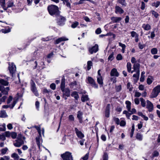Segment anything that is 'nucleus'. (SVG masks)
Wrapping results in <instances>:
<instances>
[{"label":"nucleus","instance_id":"obj_1","mask_svg":"<svg viewBox=\"0 0 160 160\" xmlns=\"http://www.w3.org/2000/svg\"><path fill=\"white\" fill-rule=\"evenodd\" d=\"M48 10L49 14L52 16L55 15L56 17L59 14L58 8L55 5H51L48 6Z\"/></svg>","mask_w":160,"mask_h":160},{"label":"nucleus","instance_id":"obj_2","mask_svg":"<svg viewBox=\"0 0 160 160\" xmlns=\"http://www.w3.org/2000/svg\"><path fill=\"white\" fill-rule=\"evenodd\" d=\"M160 92V85H158L155 87L152 90L150 95V97L152 98L157 97Z\"/></svg>","mask_w":160,"mask_h":160},{"label":"nucleus","instance_id":"obj_3","mask_svg":"<svg viewBox=\"0 0 160 160\" xmlns=\"http://www.w3.org/2000/svg\"><path fill=\"white\" fill-rule=\"evenodd\" d=\"M86 82L94 88H98V85L96 83L94 80L91 77L88 76L87 78Z\"/></svg>","mask_w":160,"mask_h":160},{"label":"nucleus","instance_id":"obj_4","mask_svg":"<svg viewBox=\"0 0 160 160\" xmlns=\"http://www.w3.org/2000/svg\"><path fill=\"white\" fill-rule=\"evenodd\" d=\"M22 136L21 134L18 136L17 139L16 140V142L13 143L15 146L17 147H20L23 144L24 142L22 139Z\"/></svg>","mask_w":160,"mask_h":160},{"label":"nucleus","instance_id":"obj_5","mask_svg":"<svg viewBox=\"0 0 160 160\" xmlns=\"http://www.w3.org/2000/svg\"><path fill=\"white\" fill-rule=\"evenodd\" d=\"M9 66L8 69L9 71L10 74L12 77L13 75L15 73L16 71V68L15 65L13 62H9Z\"/></svg>","mask_w":160,"mask_h":160},{"label":"nucleus","instance_id":"obj_6","mask_svg":"<svg viewBox=\"0 0 160 160\" xmlns=\"http://www.w3.org/2000/svg\"><path fill=\"white\" fill-rule=\"evenodd\" d=\"M61 156L63 160H73L71 153L68 152L61 154Z\"/></svg>","mask_w":160,"mask_h":160},{"label":"nucleus","instance_id":"obj_7","mask_svg":"<svg viewBox=\"0 0 160 160\" xmlns=\"http://www.w3.org/2000/svg\"><path fill=\"white\" fill-rule=\"evenodd\" d=\"M57 18V22L59 25L62 26L65 23L66 21V18L65 17L61 16L59 14L56 17Z\"/></svg>","mask_w":160,"mask_h":160},{"label":"nucleus","instance_id":"obj_8","mask_svg":"<svg viewBox=\"0 0 160 160\" xmlns=\"http://www.w3.org/2000/svg\"><path fill=\"white\" fill-rule=\"evenodd\" d=\"M31 90L35 95L38 97L39 96V94L38 92L37 88L36 87V85L33 81H32L31 82Z\"/></svg>","mask_w":160,"mask_h":160},{"label":"nucleus","instance_id":"obj_9","mask_svg":"<svg viewBox=\"0 0 160 160\" xmlns=\"http://www.w3.org/2000/svg\"><path fill=\"white\" fill-rule=\"evenodd\" d=\"M98 50V46L97 44L95 45L91 48H90L88 49L89 52L91 54H92L97 52Z\"/></svg>","mask_w":160,"mask_h":160},{"label":"nucleus","instance_id":"obj_10","mask_svg":"<svg viewBox=\"0 0 160 160\" xmlns=\"http://www.w3.org/2000/svg\"><path fill=\"white\" fill-rule=\"evenodd\" d=\"M147 108L148 109L149 112H151L153 109V106L152 103L149 100H147Z\"/></svg>","mask_w":160,"mask_h":160},{"label":"nucleus","instance_id":"obj_11","mask_svg":"<svg viewBox=\"0 0 160 160\" xmlns=\"http://www.w3.org/2000/svg\"><path fill=\"white\" fill-rule=\"evenodd\" d=\"M74 130L78 138L82 139L84 137V134L81 131H79L77 128H75Z\"/></svg>","mask_w":160,"mask_h":160},{"label":"nucleus","instance_id":"obj_12","mask_svg":"<svg viewBox=\"0 0 160 160\" xmlns=\"http://www.w3.org/2000/svg\"><path fill=\"white\" fill-rule=\"evenodd\" d=\"M110 75L111 76H115L118 77L119 75V73L117 70L115 68H113L110 72Z\"/></svg>","mask_w":160,"mask_h":160},{"label":"nucleus","instance_id":"obj_13","mask_svg":"<svg viewBox=\"0 0 160 160\" xmlns=\"http://www.w3.org/2000/svg\"><path fill=\"white\" fill-rule=\"evenodd\" d=\"M83 112L81 111H79L78 112L77 117L78 118L79 122L80 123H81L83 122L82 120V115Z\"/></svg>","mask_w":160,"mask_h":160},{"label":"nucleus","instance_id":"obj_14","mask_svg":"<svg viewBox=\"0 0 160 160\" xmlns=\"http://www.w3.org/2000/svg\"><path fill=\"white\" fill-rule=\"evenodd\" d=\"M124 10L119 6H116L115 8V12L117 13L120 14H122L124 12Z\"/></svg>","mask_w":160,"mask_h":160},{"label":"nucleus","instance_id":"obj_15","mask_svg":"<svg viewBox=\"0 0 160 160\" xmlns=\"http://www.w3.org/2000/svg\"><path fill=\"white\" fill-rule=\"evenodd\" d=\"M63 92L64 96H66L68 97L70 95V90L69 89L66 88L64 89L63 90H62Z\"/></svg>","mask_w":160,"mask_h":160},{"label":"nucleus","instance_id":"obj_16","mask_svg":"<svg viewBox=\"0 0 160 160\" xmlns=\"http://www.w3.org/2000/svg\"><path fill=\"white\" fill-rule=\"evenodd\" d=\"M9 90V88L8 87L4 88L3 87H1L0 88V91L3 94H7L8 93V92Z\"/></svg>","mask_w":160,"mask_h":160},{"label":"nucleus","instance_id":"obj_17","mask_svg":"<svg viewBox=\"0 0 160 160\" xmlns=\"http://www.w3.org/2000/svg\"><path fill=\"white\" fill-rule=\"evenodd\" d=\"M68 39L65 37H62L57 39L55 42V44H58L62 41H67Z\"/></svg>","mask_w":160,"mask_h":160},{"label":"nucleus","instance_id":"obj_18","mask_svg":"<svg viewBox=\"0 0 160 160\" xmlns=\"http://www.w3.org/2000/svg\"><path fill=\"white\" fill-rule=\"evenodd\" d=\"M17 103V101L14 100L13 101V103L12 105H4L2 106V108H13Z\"/></svg>","mask_w":160,"mask_h":160},{"label":"nucleus","instance_id":"obj_19","mask_svg":"<svg viewBox=\"0 0 160 160\" xmlns=\"http://www.w3.org/2000/svg\"><path fill=\"white\" fill-rule=\"evenodd\" d=\"M133 69L135 72H140V64L138 63H134L133 66Z\"/></svg>","mask_w":160,"mask_h":160},{"label":"nucleus","instance_id":"obj_20","mask_svg":"<svg viewBox=\"0 0 160 160\" xmlns=\"http://www.w3.org/2000/svg\"><path fill=\"white\" fill-rule=\"evenodd\" d=\"M78 83L76 81H74L71 83L70 84V87L72 88L76 89L77 88Z\"/></svg>","mask_w":160,"mask_h":160},{"label":"nucleus","instance_id":"obj_21","mask_svg":"<svg viewBox=\"0 0 160 160\" xmlns=\"http://www.w3.org/2000/svg\"><path fill=\"white\" fill-rule=\"evenodd\" d=\"M136 73L134 74L133 75V77L135 78L134 79V81L136 82L139 79V75H140V72H136Z\"/></svg>","mask_w":160,"mask_h":160},{"label":"nucleus","instance_id":"obj_22","mask_svg":"<svg viewBox=\"0 0 160 160\" xmlns=\"http://www.w3.org/2000/svg\"><path fill=\"white\" fill-rule=\"evenodd\" d=\"M97 81L100 84V86H102L103 84V79L101 76H97Z\"/></svg>","mask_w":160,"mask_h":160},{"label":"nucleus","instance_id":"obj_23","mask_svg":"<svg viewBox=\"0 0 160 160\" xmlns=\"http://www.w3.org/2000/svg\"><path fill=\"white\" fill-rule=\"evenodd\" d=\"M65 79L64 77H63L61 80V90H63V89L65 88Z\"/></svg>","mask_w":160,"mask_h":160},{"label":"nucleus","instance_id":"obj_24","mask_svg":"<svg viewBox=\"0 0 160 160\" xmlns=\"http://www.w3.org/2000/svg\"><path fill=\"white\" fill-rule=\"evenodd\" d=\"M71 96L74 97L76 100H78L79 98L78 92L76 91L72 92L71 94Z\"/></svg>","mask_w":160,"mask_h":160},{"label":"nucleus","instance_id":"obj_25","mask_svg":"<svg viewBox=\"0 0 160 160\" xmlns=\"http://www.w3.org/2000/svg\"><path fill=\"white\" fill-rule=\"evenodd\" d=\"M142 27L145 30L148 31L151 29V27L149 24H142Z\"/></svg>","mask_w":160,"mask_h":160},{"label":"nucleus","instance_id":"obj_26","mask_svg":"<svg viewBox=\"0 0 160 160\" xmlns=\"http://www.w3.org/2000/svg\"><path fill=\"white\" fill-rule=\"evenodd\" d=\"M125 103L126 104V108L128 111L131 112V102L128 101H126L125 102Z\"/></svg>","mask_w":160,"mask_h":160},{"label":"nucleus","instance_id":"obj_27","mask_svg":"<svg viewBox=\"0 0 160 160\" xmlns=\"http://www.w3.org/2000/svg\"><path fill=\"white\" fill-rule=\"evenodd\" d=\"M0 84L4 86H8L9 82L6 80L4 79H0Z\"/></svg>","mask_w":160,"mask_h":160},{"label":"nucleus","instance_id":"obj_28","mask_svg":"<svg viewBox=\"0 0 160 160\" xmlns=\"http://www.w3.org/2000/svg\"><path fill=\"white\" fill-rule=\"evenodd\" d=\"M111 19L114 22H117L120 21L122 18L120 17H113Z\"/></svg>","mask_w":160,"mask_h":160},{"label":"nucleus","instance_id":"obj_29","mask_svg":"<svg viewBox=\"0 0 160 160\" xmlns=\"http://www.w3.org/2000/svg\"><path fill=\"white\" fill-rule=\"evenodd\" d=\"M11 157L13 158L14 160H18L19 158L18 155L16 153H12L11 155Z\"/></svg>","mask_w":160,"mask_h":160},{"label":"nucleus","instance_id":"obj_30","mask_svg":"<svg viewBox=\"0 0 160 160\" xmlns=\"http://www.w3.org/2000/svg\"><path fill=\"white\" fill-rule=\"evenodd\" d=\"M8 116L6 112L4 111H1L0 112V117L2 118H5Z\"/></svg>","mask_w":160,"mask_h":160},{"label":"nucleus","instance_id":"obj_31","mask_svg":"<svg viewBox=\"0 0 160 160\" xmlns=\"http://www.w3.org/2000/svg\"><path fill=\"white\" fill-rule=\"evenodd\" d=\"M41 138V135L40 136V135H39V136L36 137V138L37 144L39 148L40 146V139Z\"/></svg>","mask_w":160,"mask_h":160},{"label":"nucleus","instance_id":"obj_32","mask_svg":"<svg viewBox=\"0 0 160 160\" xmlns=\"http://www.w3.org/2000/svg\"><path fill=\"white\" fill-rule=\"evenodd\" d=\"M0 4L5 10H7V8H5V0H0Z\"/></svg>","mask_w":160,"mask_h":160},{"label":"nucleus","instance_id":"obj_33","mask_svg":"<svg viewBox=\"0 0 160 160\" xmlns=\"http://www.w3.org/2000/svg\"><path fill=\"white\" fill-rule=\"evenodd\" d=\"M89 98L88 95H83L81 97V100L82 102H84L88 100Z\"/></svg>","mask_w":160,"mask_h":160},{"label":"nucleus","instance_id":"obj_34","mask_svg":"<svg viewBox=\"0 0 160 160\" xmlns=\"http://www.w3.org/2000/svg\"><path fill=\"white\" fill-rule=\"evenodd\" d=\"M63 2L64 4H66L67 6L68 7L70 8L71 5L69 2V0H61Z\"/></svg>","mask_w":160,"mask_h":160},{"label":"nucleus","instance_id":"obj_35","mask_svg":"<svg viewBox=\"0 0 160 160\" xmlns=\"http://www.w3.org/2000/svg\"><path fill=\"white\" fill-rule=\"evenodd\" d=\"M92 66V61H89L87 62V69L88 70H90Z\"/></svg>","mask_w":160,"mask_h":160},{"label":"nucleus","instance_id":"obj_36","mask_svg":"<svg viewBox=\"0 0 160 160\" xmlns=\"http://www.w3.org/2000/svg\"><path fill=\"white\" fill-rule=\"evenodd\" d=\"M140 100L142 106L144 107L146 106V102L145 100L142 98H140Z\"/></svg>","mask_w":160,"mask_h":160},{"label":"nucleus","instance_id":"obj_37","mask_svg":"<svg viewBox=\"0 0 160 160\" xmlns=\"http://www.w3.org/2000/svg\"><path fill=\"white\" fill-rule=\"evenodd\" d=\"M8 150V148L6 147L1 149L0 150V152L2 155H4L6 153Z\"/></svg>","mask_w":160,"mask_h":160},{"label":"nucleus","instance_id":"obj_38","mask_svg":"<svg viewBox=\"0 0 160 160\" xmlns=\"http://www.w3.org/2000/svg\"><path fill=\"white\" fill-rule=\"evenodd\" d=\"M118 2L121 4L122 6H126L127 3L126 2V0H118Z\"/></svg>","mask_w":160,"mask_h":160},{"label":"nucleus","instance_id":"obj_39","mask_svg":"<svg viewBox=\"0 0 160 160\" xmlns=\"http://www.w3.org/2000/svg\"><path fill=\"white\" fill-rule=\"evenodd\" d=\"M131 64L130 62H128L127 63V67L128 71L129 72H130L131 71Z\"/></svg>","mask_w":160,"mask_h":160},{"label":"nucleus","instance_id":"obj_40","mask_svg":"<svg viewBox=\"0 0 160 160\" xmlns=\"http://www.w3.org/2000/svg\"><path fill=\"white\" fill-rule=\"evenodd\" d=\"M136 138L138 140L141 141L142 139V136L140 133H137L136 135Z\"/></svg>","mask_w":160,"mask_h":160},{"label":"nucleus","instance_id":"obj_41","mask_svg":"<svg viewBox=\"0 0 160 160\" xmlns=\"http://www.w3.org/2000/svg\"><path fill=\"white\" fill-rule=\"evenodd\" d=\"M10 157L8 156H4L3 157H1L0 160H9Z\"/></svg>","mask_w":160,"mask_h":160},{"label":"nucleus","instance_id":"obj_42","mask_svg":"<svg viewBox=\"0 0 160 160\" xmlns=\"http://www.w3.org/2000/svg\"><path fill=\"white\" fill-rule=\"evenodd\" d=\"M115 89L117 92H119L121 91L122 89V86L121 85L116 86L115 87Z\"/></svg>","mask_w":160,"mask_h":160},{"label":"nucleus","instance_id":"obj_43","mask_svg":"<svg viewBox=\"0 0 160 160\" xmlns=\"http://www.w3.org/2000/svg\"><path fill=\"white\" fill-rule=\"evenodd\" d=\"M160 5V2L157 1L156 2H154L152 4V6H155L156 8H158Z\"/></svg>","mask_w":160,"mask_h":160},{"label":"nucleus","instance_id":"obj_44","mask_svg":"<svg viewBox=\"0 0 160 160\" xmlns=\"http://www.w3.org/2000/svg\"><path fill=\"white\" fill-rule=\"evenodd\" d=\"M151 52L152 54H155L157 53L158 50L156 48H153L151 50Z\"/></svg>","mask_w":160,"mask_h":160},{"label":"nucleus","instance_id":"obj_45","mask_svg":"<svg viewBox=\"0 0 160 160\" xmlns=\"http://www.w3.org/2000/svg\"><path fill=\"white\" fill-rule=\"evenodd\" d=\"M6 129V125L5 123H3L2 127H0V131H4Z\"/></svg>","mask_w":160,"mask_h":160},{"label":"nucleus","instance_id":"obj_46","mask_svg":"<svg viewBox=\"0 0 160 160\" xmlns=\"http://www.w3.org/2000/svg\"><path fill=\"white\" fill-rule=\"evenodd\" d=\"M127 88L129 89L130 91H132V90L133 88L132 85H131L130 82H128L127 84Z\"/></svg>","mask_w":160,"mask_h":160},{"label":"nucleus","instance_id":"obj_47","mask_svg":"<svg viewBox=\"0 0 160 160\" xmlns=\"http://www.w3.org/2000/svg\"><path fill=\"white\" fill-rule=\"evenodd\" d=\"M79 24V23L77 22H73L71 25V27L72 28H75Z\"/></svg>","mask_w":160,"mask_h":160},{"label":"nucleus","instance_id":"obj_48","mask_svg":"<svg viewBox=\"0 0 160 160\" xmlns=\"http://www.w3.org/2000/svg\"><path fill=\"white\" fill-rule=\"evenodd\" d=\"M14 5V3L13 2L10 1L8 3V7L10 8Z\"/></svg>","mask_w":160,"mask_h":160},{"label":"nucleus","instance_id":"obj_49","mask_svg":"<svg viewBox=\"0 0 160 160\" xmlns=\"http://www.w3.org/2000/svg\"><path fill=\"white\" fill-rule=\"evenodd\" d=\"M17 136V134L16 133L14 132H11V136L12 138H16Z\"/></svg>","mask_w":160,"mask_h":160},{"label":"nucleus","instance_id":"obj_50","mask_svg":"<svg viewBox=\"0 0 160 160\" xmlns=\"http://www.w3.org/2000/svg\"><path fill=\"white\" fill-rule=\"evenodd\" d=\"M114 121L117 124L119 125L120 123V120L118 118H113Z\"/></svg>","mask_w":160,"mask_h":160},{"label":"nucleus","instance_id":"obj_51","mask_svg":"<svg viewBox=\"0 0 160 160\" xmlns=\"http://www.w3.org/2000/svg\"><path fill=\"white\" fill-rule=\"evenodd\" d=\"M108 155L106 153H104L103 156V160H108Z\"/></svg>","mask_w":160,"mask_h":160},{"label":"nucleus","instance_id":"obj_52","mask_svg":"<svg viewBox=\"0 0 160 160\" xmlns=\"http://www.w3.org/2000/svg\"><path fill=\"white\" fill-rule=\"evenodd\" d=\"M122 58V57L121 54H118L116 57V59L118 60H121Z\"/></svg>","mask_w":160,"mask_h":160},{"label":"nucleus","instance_id":"obj_53","mask_svg":"<svg viewBox=\"0 0 160 160\" xmlns=\"http://www.w3.org/2000/svg\"><path fill=\"white\" fill-rule=\"evenodd\" d=\"M152 14L154 16L157 18L158 16V14L154 11H151Z\"/></svg>","mask_w":160,"mask_h":160},{"label":"nucleus","instance_id":"obj_54","mask_svg":"<svg viewBox=\"0 0 160 160\" xmlns=\"http://www.w3.org/2000/svg\"><path fill=\"white\" fill-rule=\"evenodd\" d=\"M101 29L100 28H98L95 31V33L96 34H99L101 32Z\"/></svg>","mask_w":160,"mask_h":160},{"label":"nucleus","instance_id":"obj_55","mask_svg":"<svg viewBox=\"0 0 160 160\" xmlns=\"http://www.w3.org/2000/svg\"><path fill=\"white\" fill-rule=\"evenodd\" d=\"M147 82L148 84L150 85L152 83V81L150 78H148L147 79Z\"/></svg>","mask_w":160,"mask_h":160},{"label":"nucleus","instance_id":"obj_56","mask_svg":"<svg viewBox=\"0 0 160 160\" xmlns=\"http://www.w3.org/2000/svg\"><path fill=\"white\" fill-rule=\"evenodd\" d=\"M159 155V152L158 151H155L152 154V156L153 157H156L158 156Z\"/></svg>","mask_w":160,"mask_h":160},{"label":"nucleus","instance_id":"obj_57","mask_svg":"<svg viewBox=\"0 0 160 160\" xmlns=\"http://www.w3.org/2000/svg\"><path fill=\"white\" fill-rule=\"evenodd\" d=\"M5 136L7 137H9L11 136V132L9 131H7L5 132Z\"/></svg>","mask_w":160,"mask_h":160},{"label":"nucleus","instance_id":"obj_58","mask_svg":"<svg viewBox=\"0 0 160 160\" xmlns=\"http://www.w3.org/2000/svg\"><path fill=\"white\" fill-rule=\"evenodd\" d=\"M113 52H112L108 57V59L110 60H112L113 58Z\"/></svg>","mask_w":160,"mask_h":160},{"label":"nucleus","instance_id":"obj_59","mask_svg":"<svg viewBox=\"0 0 160 160\" xmlns=\"http://www.w3.org/2000/svg\"><path fill=\"white\" fill-rule=\"evenodd\" d=\"M120 126H124L126 125V122L123 120H122L120 122L119 124Z\"/></svg>","mask_w":160,"mask_h":160},{"label":"nucleus","instance_id":"obj_60","mask_svg":"<svg viewBox=\"0 0 160 160\" xmlns=\"http://www.w3.org/2000/svg\"><path fill=\"white\" fill-rule=\"evenodd\" d=\"M131 36L132 37H135L137 35H138L134 31H132L131 32Z\"/></svg>","mask_w":160,"mask_h":160},{"label":"nucleus","instance_id":"obj_61","mask_svg":"<svg viewBox=\"0 0 160 160\" xmlns=\"http://www.w3.org/2000/svg\"><path fill=\"white\" fill-rule=\"evenodd\" d=\"M50 87L52 89L55 90L56 88L55 84L54 83H52L50 85Z\"/></svg>","mask_w":160,"mask_h":160},{"label":"nucleus","instance_id":"obj_62","mask_svg":"<svg viewBox=\"0 0 160 160\" xmlns=\"http://www.w3.org/2000/svg\"><path fill=\"white\" fill-rule=\"evenodd\" d=\"M7 98V97L5 96H3L0 99V101H1V102H5Z\"/></svg>","mask_w":160,"mask_h":160},{"label":"nucleus","instance_id":"obj_63","mask_svg":"<svg viewBox=\"0 0 160 160\" xmlns=\"http://www.w3.org/2000/svg\"><path fill=\"white\" fill-rule=\"evenodd\" d=\"M68 118L69 120L71 121H73L74 119V117L72 115H69L68 116Z\"/></svg>","mask_w":160,"mask_h":160},{"label":"nucleus","instance_id":"obj_64","mask_svg":"<svg viewBox=\"0 0 160 160\" xmlns=\"http://www.w3.org/2000/svg\"><path fill=\"white\" fill-rule=\"evenodd\" d=\"M12 97L11 96H9V97L8 98L7 101V103L8 104H9L11 101H12Z\"/></svg>","mask_w":160,"mask_h":160}]
</instances>
